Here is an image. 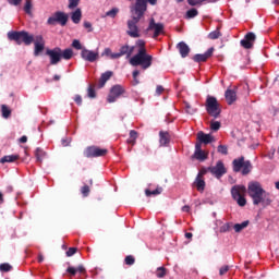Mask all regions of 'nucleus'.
Listing matches in <instances>:
<instances>
[{
  "instance_id": "10",
  "label": "nucleus",
  "mask_w": 279,
  "mask_h": 279,
  "mask_svg": "<svg viewBox=\"0 0 279 279\" xmlns=\"http://www.w3.org/2000/svg\"><path fill=\"white\" fill-rule=\"evenodd\" d=\"M106 154H108V149L99 148L97 146H89L84 151V156H86V158H99L101 156H106Z\"/></svg>"
},
{
  "instance_id": "50",
  "label": "nucleus",
  "mask_w": 279,
  "mask_h": 279,
  "mask_svg": "<svg viewBox=\"0 0 279 279\" xmlns=\"http://www.w3.org/2000/svg\"><path fill=\"white\" fill-rule=\"evenodd\" d=\"M87 97H89V99H95L96 94H95V89L93 87H88Z\"/></svg>"
},
{
  "instance_id": "49",
  "label": "nucleus",
  "mask_w": 279,
  "mask_h": 279,
  "mask_svg": "<svg viewBox=\"0 0 279 279\" xmlns=\"http://www.w3.org/2000/svg\"><path fill=\"white\" fill-rule=\"evenodd\" d=\"M72 47H73L74 49H77V50L83 49V48H82V43H80L78 39H74V40L72 41Z\"/></svg>"
},
{
  "instance_id": "27",
  "label": "nucleus",
  "mask_w": 279,
  "mask_h": 279,
  "mask_svg": "<svg viewBox=\"0 0 279 279\" xmlns=\"http://www.w3.org/2000/svg\"><path fill=\"white\" fill-rule=\"evenodd\" d=\"M247 226H250V221L246 220V221H243L241 223H235L233 226V230H235V232H243V230H245V228H247Z\"/></svg>"
},
{
  "instance_id": "44",
  "label": "nucleus",
  "mask_w": 279,
  "mask_h": 279,
  "mask_svg": "<svg viewBox=\"0 0 279 279\" xmlns=\"http://www.w3.org/2000/svg\"><path fill=\"white\" fill-rule=\"evenodd\" d=\"M12 270V266L8 263L1 264L0 265V271H11Z\"/></svg>"
},
{
  "instance_id": "63",
  "label": "nucleus",
  "mask_w": 279,
  "mask_h": 279,
  "mask_svg": "<svg viewBox=\"0 0 279 279\" xmlns=\"http://www.w3.org/2000/svg\"><path fill=\"white\" fill-rule=\"evenodd\" d=\"M190 210H191V207L189 205H185L182 207L183 213H190Z\"/></svg>"
},
{
  "instance_id": "24",
  "label": "nucleus",
  "mask_w": 279,
  "mask_h": 279,
  "mask_svg": "<svg viewBox=\"0 0 279 279\" xmlns=\"http://www.w3.org/2000/svg\"><path fill=\"white\" fill-rule=\"evenodd\" d=\"M111 77H112L111 71H107L102 73L99 81V88H104V86H106V82H108V80H110Z\"/></svg>"
},
{
  "instance_id": "62",
  "label": "nucleus",
  "mask_w": 279,
  "mask_h": 279,
  "mask_svg": "<svg viewBox=\"0 0 279 279\" xmlns=\"http://www.w3.org/2000/svg\"><path fill=\"white\" fill-rule=\"evenodd\" d=\"M149 3L150 5H156L158 0H146V4Z\"/></svg>"
},
{
  "instance_id": "39",
  "label": "nucleus",
  "mask_w": 279,
  "mask_h": 279,
  "mask_svg": "<svg viewBox=\"0 0 279 279\" xmlns=\"http://www.w3.org/2000/svg\"><path fill=\"white\" fill-rule=\"evenodd\" d=\"M220 128H221V122H219V121L210 122V130H213L214 132H218V130H220Z\"/></svg>"
},
{
  "instance_id": "33",
  "label": "nucleus",
  "mask_w": 279,
  "mask_h": 279,
  "mask_svg": "<svg viewBox=\"0 0 279 279\" xmlns=\"http://www.w3.org/2000/svg\"><path fill=\"white\" fill-rule=\"evenodd\" d=\"M1 111H2L3 119H8L10 114H12V111L5 105L1 106Z\"/></svg>"
},
{
  "instance_id": "21",
  "label": "nucleus",
  "mask_w": 279,
  "mask_h": 279,
  "mask_svg": "<svg viewBox=\"0 0 279 279\" xmlns=\"http://www.w3.org/2000/svg\"><path fill=\"white\" fill-rule=\"evenodd\" d=\"M177 48L179 49L180 56L183 57V58H186V56H189V53H191V48L184 41H180L177 45Z\"/></svg>"
},
{
  "instance_id": "35",
  "label": "nucleus",
  "mask_w": 279,
  "mask_h": 279,
  "mask_svg": "<svg viewBox=\"0 0 279 279\" xmlns=\"http://www.w3.org/2000/svg\"><path fill=\"white\" fill-rule=\"evenodd\" d=\"M160 193H162V187L158 186L155 191H149L146 190L145 194L147 195V197H149L150 195H160Z\"/></svg>"
},
{
  "instance_id": "19",
  "label": "nucleus",
  "mask_w": 279,
  "mask_h": 279,
  "mask_svg": "<svg viewBox=\"0 0 279 279\" xmlns=\"http://www.w3.org/2000/svg\"><path fill=\"white\" fill-rule=\"evenodd\" d=\"M195 147H196V150L194 153V158L201 161L206 160V158H208V153H205L204 150H202V144H196Z\"/></svg>"
},
{
  "instance_id": "14",
  "label": "nucleus",
  "mask_w": 279,
  "mask_h": 279,
  "mask_svg": "<svg viewBox=\"0 0 279 279\" xmlns=\"http://www.w3.org/2000/svg\"><path fill=\"white\" fill-rule=\"evenodd\" d=\"M208 171H210L211 175L215 178H221L226 173V166H223V161H217L216 166L209 167Z\"/></svg>"
},
{
  "instance_id": "54",
  "label": "nucleus",
  "mask_w": 279,
  "mask_h": 279,
  "mask_svg": "<svg viewBox=\"0 0 279 279\" xmlns=\"http://www.w3.org/2000/svg\"><path fill=\"white\" fill-rule=\"evenodd\" d=\"M162 93H165V87H162V85H158L156 88V95L160 96Z\"/></svg>"
},
{
  "instance_id": "64",
  "label": "nucleus",
  "mask_w": 279,
  "mask_h": 279,
  "mask_svg": "<svg viewBox=\"0 0 279 279\" xmlns=\"http://www.w3.org/2000/svg\"><path fill=\"white\" fill-rule=\"evenodd\" d=\"M20 143H27V136L23 135V136L20 138Z\"/></svg>"
},
{
  "instance_id": "3",
  "label": "nucleus",
  "mask_w": 279,
  "mask_h": 279,
  "mask_svg": "<svg viewBox=\"0 0 279 279\" xmlns=\"http://www.w3.org/2000/svg\"><path fill=\"white\" fill-rule=\"evenodd\" d=\"M9 40H15L17 45H32L34 43V35H29V33L22 31V32H9L8 33Z\"/></svg>"
},
{
  "instance_id": "26",
  "label": "nucleus",
  "mask_w": 279,
  "mask_h": 279,
  "mask_svg": "<svg viewBox=\"0 0 279 279\" xmlns=\"http://www.w3.org/2000/svg\"><path fill=\"white\" fill-rule=\"evenodd\" d=\"M197 191H204L206 187V182H204V179H202V174H198L195 182H194Z\"/></svg>"
},
{
  "instance_id": "36",
  "label": "nucleus",
  "mask_w": 279,
  "mask_h": 279,
  "mask_svg": "<svg viewBox=\"0 0 279 279\" xmlns=\"http://www.w3.org/2000/svg\"><path fill=\"white\" fill-rule=\"evenodd\" d=\"M184 106H185V112H186L187 114H195V112H197V109H196V108H193V107L191 106V104L185 102Z\"/></svg>"
},
{
  "instance_id": "51",
  "label": "nucleus",
  "mask_w": 279,
  "mask_h": 279,
  "mask_svg": "<svg viewBox=\"0 0 279 279\" xmlns=\"http://www.w3.org/2000/svg\"><path fill=\"white\" fill-rule=\"evenodd\" d=\"M138 75H141V72L138 71V70H135L134 72H133V80H134V84L136 85V84H138Z\"/></svg>"
},
{
  "instance_id": "2",
  "label": "nucleus",
  "mask_w": 279,
  "mask_h": 279,
  "mask_svg": "<svg viewBox=\"0 0 279 279\" xmlns=\"http://www.w3.org/2000/svg\"><path fill=\"white\" fill-rule=\"evenodd\" d=\"M135 47H137V53L129 60L130 65L142 66V69L144 70L149 69V66H151V62L154 61V57L147 53V48H145V41L143 39H138Z\"/></svg>"
},
{
  "instance_id": "7",
  "label": "nucleus",
  "mask_w": 279,
  "mask_h": 279,
  "mask_svg": "<svg viewBox=\"0 0 279 279\" xmlns=\"http://www.w3.org/2000/svg\"><path fill=\"white\" fill-rule=\"evenodd\" d=\"M241 169H242V174L247 175V173H250L252 171V162H250V160L245 161L244 157L234 159L233 160V171L239 173V171H241Z\"/></svg>"
},
{
  "instance_id": "18",
  "label": "nucleus",
  "mask_w": 279,
  "mask_h": 279,
  "mask_svg": "<svg viewBox=\"0 0 279 279\" xmlns=\"http://www.w3.org/2000/svg\"><path fill=\"white\" fill-rule=\"evenodd\" d=\"M214 51H215V48H209L205 53L195 54L193 57V60L194 62H206V60H208V58L213 56Z\"/></svg>"
},
{
  "instance_id": "57",
  "label": "nucleus",
  "mask_w": 279,
  "mask_h": 279,
  "mask_svg": "<svg viewBox=\"0 0 279 279\" xmlns=\"http://www.w3.org/2000/svg\"><path fill=\"white\" fill-rule=\"evenodd\" d=\"M68 274H71L72 276H75L77 274V269L73 267H68L66 269Z\"/></svg>"
},
{
  "instance_id": "37",
  "label": "nucleus",
  "mask_w": 279,
  "mask_h": 279,
  "mask_svg": "<svg viewBox=\"0 0 279 279\" xmlns=\"http://www.w3.org/2000/svg\"><path fill=\"white\" fill-rule=\"evenodd\" d=\"M221 37V32H219V29H216L211 33H209L208 38H210V40H217V38Z\"/></svg>"
},
{
  "instance_id": "22",
  "label": "nucleus",
  "mask_w": 279,
  "mask_h": 279,
  "mask_svg": "<svg viewBox=\"0 0 279 279\" xmlns=\"http://www.w3.org/2000/svg\"><path fill=\"white\" fill-rule=\"evenodd\" d=\"M197 138L201 143L208 145V143L215 142V137L210 134H205L204 132H198Z\"/></svg>"
},
{
  "instance_id": "53",
  "label": "nucleus",
  "mask_w": 279,
  "mask_h": 279,
  "mask_svg": "<svg viewBox=\"0 0 279 279\" xmlns=\"http://www.w3.org/2000/svg\"><path fill=\"white\" fill-rule=\"evenodd\" d=\"M77 252V248L75 247H70L66 252V256L71 257Z\"/></svg>"
},
{
  "instance_id": "28",
  "label": "nucleus",
  "mask_w": 279,
  "mask_h": 279,
  "mask_svg": "<svg viewBox=\"0 0 279 279\" xmlns=\"http://www.w3.org/2000/svg\"><path fill=\"white\" fill-rule=\"evenodd\" d=\"M19 160V155H8L0 159V162L3 165L5 162H14Z\"/></svg>"
},
{
  "instance_id": "41",
  "label": "nucleus",
  "mask_w": 279,
  "mask_h": 279,
  "mask_svg": "<svg viewBox=\"0 0 279 279\" xmlns=\"http://www.w3.org/2000/svg\"><path fill=\"white\" fill-rule=\"evenodd\" d=\"M32 0H26L25 5H24V11L26 14H32Z\"/></svg>"
},
{
  "instance_id": "48",
  "label": "nucleus",
  "mask_w": 279,
  "mask_h": 279,
  "mask_svg": "<svg viewBox=\"0 0 279 279\" xmlns=\"http://www.w3.org/2000/svg\"><path fill=\"white\" fill-rule=\"evenodd\" d=\"M228 271H230V266H228V265L222 266V267L219 269V276H225V274H228Z\"/></svg>"
},
{
  "instance_id": "29",
  "label": "nucleus",
  "mask_w": 279,
  "mask_h": 279,
  "mask_svg": "<svg viewBox=\"0 0 279 279\" xmlns=\"http://www.w3.org/2000/svg\"><path fill=\"white\" fill-rule=\"evenodd\" d=\"M159 143L160 145H168L169 144V133L168 132H160L159 133Z\"/></svg>"
},
{
  "instance_id": "43",
  "label": "nucleus",
  "mask_w": 279,
  "mask_h": 279,
  "mask_svg": "<svg viewBox=\"0 0 279 279\" xmlns=\"http://www.w3.org/2000/svg\"><path fill=\"white\" fill-rule=\"evenodd\" d=\"M218 153L222 154L223 156H228V146L226 145H219L218 146Z\"/></svg>"
},
{
  "instance_id": "20",
  "label": "nucleus",
  "mask_w": 279,
  "mask_h": 279,
  "mask_svg": "<svg viewBox=\"0 0 279 279\" xmlns=\"http://www.w3.org/2000/svg\"><path fill=\"white\" fill-rule=\"evenodd\" d=\"M225 97L227 104H229V106H232V102L236 101V87H234V89H227L225 93Z\"/></svg>"
},
{
  "instance_id": "13",
  "label": "nucleus",
  "mask_w": 279,
  "mask_h": 279,
  "mask_svg": "<svg viewBox=\"0 0 279 279\" xmlns=\"http://www.w3.org/2000/svg\"><path fill=\"white\" fill-rule=\"evenodd\" d=\"M81 58L85 60V62H97V60H99V52L83 48L81 51Z\"/></svg>"
},
{
  "instance_id": "52",
  "label": "nucleus",
  "mask_w": 279,
  "mask_h": 279,
  "mask_svg": "<svg viewBox=\"0 0 279 279\" xmlns=\"http://www.w3.org/2000/svg\"><path fill=\"white\" fill-rule=\"evenodd\" d=\"M125 264L126 265H134V257L132 255H129L125 257Z\"/></svg>"
},
{
  "instance_id": "30",
  "label": "nucleus",
  "mask_w": 279,
  "mask_h": 279,
  "mask_svg": "<svg viewBox=\"0 0 279 279\" xmlns=\"http://www.w3.org/2000/svg\"><path fill=\"white\" fill-rule=\"evenodd\" d=\"M61 58H63V60H71L73 58V49L68 48L65 50H61Z\"/></svg>"
},
{
  "instance_id": "9",
  "label": "nucleus",
  "mask_w": 279,
  "mask_h": 279,
  "mask_svg": "<svg viewBox=\"0 0 279 279\" xmlns=\"http://www.w3.org/2000/svg\"><path fill=\"white\" fill-rule=\"evenodd\" d=\"M68 21H69V15H66V13L62 11H58L48 19L47 24L56 25V23H59L60 25H62V27H64Z\"/></svg>"
},
{
  "instance_id": "17",
  "label": "nucleus",
  "mask_w": 279,
  "mask_h": 279,
  "mask_svg": "<svg viewBox=\"0 0 279 279\" xmlns=\"http://www.w3.org/2000/svg\"><path fill=\"white\" fill-rule=\"evenodd\" d=\"M254 40H256V35L254 33H248L245 38L241 40V45L244 49H252V47H254Z\"/></svg>"
},
{
  "instance_id": "47",
  "label": "nucleus",
  "mask_w": 279,
  "mask_h": 279,
  "mask_svg": "<svg viewBox=\"0 0 279 279\" xmlns=\"http://www.w3.org/2000/svg\"><path fill=\"white\" fill-rule=\"evenodd\" d=\"M112 50L110 48H105V50L102 51L101 56H106L107 58L112 59Z\"/></svg>"
},
{
  "instance_id": "11",
  "label": "nucleus",
  "mask_w": 279,
  "mask_h": 279,
  "mask_svg": "<svg viewBox=\"0 0 279 279\" xmlns=\"http://www.w3.org/2000/svg\"><path fill=\"white\" fill-rule=\"evenodd\" d=\"M147 32H153V38H158V35L165 32V25L162 23H156V20L153 17L149 21Z\"/></svg>"
},
{
  "instance_id": "60",
  "label": "nucleus",
  "mask_w": 279,
  "mask_h": 279,
  "mask_svg": "<svg viewBox=\"0 0 279 279\" xmlns=\"http://www.w3.org/2000/svg\"><path fill=\"white\" fill-rule=\"evenodd\" d=\"M121 53L120 52H112L111 54V60H119V58H121Z\"/></svg>"
},
{
  "instance_id": "23",
  "label": "nucleus",
  "mask_w": 279,
  "mask_h": 279,
  "mask_svg": "<svg viewBox=\"0 0 279 279\" xmlns=\"http://www.w3.org/2000/svg\"><path fill=\"white\" fill-rule=\"evenodd\" d=\"M134 49H135V47L134 46H132V47H130V46H122L121 48H120V56H126V58H130V56H132V53H134Z\"/></svg>"
},
{
  "instance_id": "58",
  "label": "nucleus",
  "mask_w": 279,
  "mask_h": 279,
  "mask_svg": "<svg viewBox=\"0 0 279 279\" xmlns=\"http://www.w3.org/2000/svg\"><path fill=\"white\" fill-rule=\"evenodd\" d=\"M230 230V225L226 223L220 227V232H228Z\"/></svg>"
},
{
  "instance_id": "59",
  "label": "nucleus",
  "mask_w": 279,
  "mask_h": 279,
  "mask_svg": "<svg viewBox=\"0 0 279 279\" xmlns=\"http://www.w3.org/2000/svg\"><path fill=\"white\" fill-rule=\"evenodd\" d=\"M74 101H75V104H77V106H82V96L76 95V96L74 97Z\"/></svg>"
},
{
  "instance_id": "46",
  "label": "nucleus",
  "mask_w": 279,
  "mask_h": 279,
  "mask_svg": "<svg viewBox=\"0 0 279 279\" xmlns=\"http://www.w3.org/2000/svg\"><path fill=\"white\" fill-rule=\"evenodd\" d=\"M117 14H119V9H111L110 11H108L106 13V16H111V19H114V16H117Z\"/></svg>"
},
{
  "instance_id": "5",
  "label": "nucleus",
  "mask_w": 279,
  "mask_h": 279,
  "mask_svg": "<svg viewBox=\"0 0 279 279\" xmlns=\"http://www.w3.org/2000/svg\"><path fill=\"white\" fill-rule=\"evenodd\" d=\"M205 108L210 117L214 119H218L219 114H221V105L217 101V98L213 96H207Z\"/></svg>"
},
{
  "instance_id": "45",
  "label": "nucleus",
  "mask_w": 279,
  "mask_h": 279,
  "mask_svg": "<svg viewBox=\"0 0 279 279\" xmlns=\"http://www.w3.org/2000/svg\"><path fill=\"white\" fill-rule=\"evenodd\" d=\"M81 193L83 197H88V194L90 193V187H88V185H84L81 190Z\"/></svg>"
},
{
  "instance_id": "31",
  "label": "nucleus",
  "mask_w": 279,
  "mask_h": 279,
  "mask_svg": "<svg viewBox=\"0 0 279 279\" xmlns=\"http://www.w3.org/2000/svg\"><path fill=\"white\" fill-rule=\"evenodd\" d=\"M204 1H208V3H215L217 0H187L189 5L195 7V5H202Z\"/></svg>"
},
{
  "instance_id": "56",
  "label": "nucleus",
  "mask_w": 279,
  "mask_h": 279,
  "mask_svg": "<svg viewBox=\"0 0 279 279\" xmlns=\"http://www.w3.org/2000/svg\"><path fill=\"white\" fill-rule=\"evenodd\" d=\"M85 29H88V32H93V24L90 22H84Z\"/></svg>"
},
{
  "instance_id": "1",
  "label": "nucleus",
  "mask_w": 279,
  "mask_h": 279,
  "mask_svg": "<svg viewBox=\"0 0 279 279\" xmlns=\"http://www.w3.org/2000/svg\"><path fill=\"white\" fill-rule=\"evenodd\" d=\"M247 193L253 202V206H262V208H267L274 204V197L271 194L265 191L263 185L256 181L248 183Z\"/></svg>"
},
{
  "instance_id": "6",
  "label": "nucleus",
  "mask_w": 279,
  "mask_h": 279,
  "mask_svg": "<svg viewBox=\"0 0 279 279\" xmlns=\"http://www.w3.org/2000/svg\"><path fill=\"white\" fill-rule=\"evenodd\" d=\"M130 12L133 17L143 19L147 12V0H135V2L130 5Z\"/></svg>"
},
{
  "instance_id": "25",
  "label": "nucleus",
  "mask_w": 279,
  "mask_h": 279,
  "mask_svg": "<svg viewBox=\"0 0 279 279\" xmlns=\"http://www.w3.org/2000/svg\"><path fill=\"white\" fill-rule=\"evenodd\" d=\"M71 19L75 25L80 24L82 21V9H75V11L71 13Z\"/></svg>"
},
{
  "instance_id": "61",
  "label": "nucleus",
  "mask_w": 279,
  "mask_h": 279,
  "mask_svg": "<svg viewBox=\"0 0 279 279\" xmlns=\"http://www.w3.org/2000/svg\"><path fill=\"white\" fill-rule=\"evenodd\" d=\"M77 271H78V274H84V271H86V269L84 268V266H78L76 268V274H77Z\"/></svg>"
},
{
  "instance_id": "40",
  "label": "nucleus",
  "mask_w": 279,
  "mask_h": 279,
  "mask_svg": "<svg viewBox=\"0 0 279 279\" xmlns=\"http://www.w3.org/2000/svg\"><path fill=\"white\" fill-rule=\"evenodd\" d=\"M80 5V0H69V10H75Z\"/></svg>"
},
{
  "instance_id": "55",
  "label": "nucleus",
  "mask_w": 279,
  "mask_h": 279,
  "mask_svg": "<svg viewBox=\"0 0 279 279\" xmlns=\"http://www.w3.org/2000/svg\"><path fill=\"white\" fill-rule=\"evenodd\" d=\"M23 0H8V3H10V5H21V2Z\"/></svg>"
},
{
  "instance_id": "42",
  "label": "nucleus",
  "mask_w": 279,
  "mask_h": 279,
  "mask_svg": "<svg viewBox=\"0 0 279 279\" xmlns=\"http://www.w3.org/2000/svg\"><path fill=\"white\" fill-rule=\"evenodd\" d=\"M197 14H199L197 9H191L186 12L187 19H195V16H197Z\"/></svg>"
},
{
  "instance_id": "12",
  "label": "nucleus",
  "mask_w": 279,
  "mask_h": 279,
  "mask_svg": "<svg viewBox=\"0 0 279 279\" xmlns=\"http://www.w3.org/2000/svg\"><path fill=\"white\" fill-rule=\"evenodd\" d=\"M34 43V56L38 58L43 51H45V38L43 35H37L33 39Z\"/></svg>"
},
{
  "instance_id": "32",
  "label": "nucleus",
  "mask_w": 279,
  "mask_h": 279,
  "mask_svg": "<svg viewBox=\"0 0 279 279\" xmlns=\"http://www.w3.org/2000/svg\"><path fill=\"white\" fill-rule=\"evenodd\" d=\"M35 156H36L38 162H43V159L47 156V153H45V150H43V148H37Z\"/></svg>"
},
{
  "instance_id": "8",
  "label": "nucleus",
  "mask_w": 279,
  "mask_h": 279,
  "mask_svg": "<svg viewBox=\"0 0 279 279\" xmlns=\"http://www.w3.org/2000/svg\"><path fill=\"white\" fill-rule=\"evenodd\" d=\"M141 21L140 17L132 16V20L128 21V31L126 34L131 38H141V29H138V22Z\"/></svg>"
},
{
  "instance_id": "4",
  "label": "nucleus",
  "mask_w": 279,
  "mask_h": 279,
  "mask_svg": "<svg viewBox=\"0 0 279 279\" xmlns=\"http://www.w3.org/2000/svg\"><path fill=\"white\" fill-rule=\"evenodd\" d=\"M247 193V189L244 185H234L231 189L232 198L236 202L238 206H245L247 204V199H245V194Z\"/></svg>"
},
{
  "instance_id": "15",
  "label": "nucleus",
  "mask_w": 279,
  "mask_h": 279,
  "mask_svg": "<svg viewBox=\"0 0 279 279\" xmlns=\"http://www.w3.org/2000/svg\"><path fill=\"white\" fill-rule=\"evenodd\" d=\"M47 56L50 58V64L56 65L62 60V49L54 48L52 50H47Z\"/></svg>"
},
{
  "instance_id": "38",
  "label": "nucleus",
  "mask_w": 279,
  "mask_h": 279,
  "mask_svg": "<svg viewBox=\"0 0 279 279\" xmlns=\"http://www.w3.org/2000/svg\"><path fill=\"white\" fill-rule=\"evenodd\" d=\"M156 276L157 278H165L167 276V269L165 267L157 268Z\"/></svg>"
},
{
  "instance_id": "16",
  "label": "nucleus",
  "mask_w": 279,
  "mask_h": 279,
  "mask_svg": "<svg viewBox=\"0 0 279 279\" xmlns=\"http://www.w3.org/2000/svg\"><path fill=\"white\" fill-rule=\"evenodd\" d=\"M121 95H123V87L121 85L113 86L108 96V102L114 104V101H117V98L121 97Z\"/></svg>"
},
{
  "instance_id": "34",
  "label": "nucleus",
  "mask_w": 279,
  "mask_h": 279,
  "mask_svg": "<svg viewBox=\"0 0 279 279\" xmlns=\"http://www.w3.org/2000/svg\"><path fill=\"white\" fill-rule=\"evenodd\" d=\"M137 137H138V133H136V131H131L130 138L128 140V143H130L131 145H134V143H136Z\"/></svg>"
}]
</instances>
